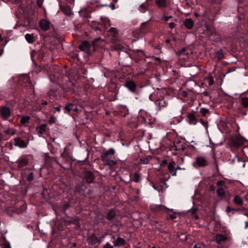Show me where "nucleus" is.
<instances>
[{
	"instance_id": "obj_41",
	"label": "nucleus",
	"mask_w": 248,
	"mask_h": 248,
	"mask_svg": "<svg viewBox=\"0 0 248 248\" xmlns=\"http://www.w3.org/2000/svg\"><path fill=\"white\" fill-rule=\"evenodd\" d=\"M104 248H113V247L108 243H107L104 246Z\"/></svg>"
},
{
	"instance_id": "obj_27",
	"label": "nucleus",
	"mask_w": 248,
	"mask_h": 248,
	"mask_svg": "<svg viewBox=\"0 0 248 248\" xmlns=\"http://www.w3.org/2000/svg\"><path fill=\"white\" fill-rule=\"evenodd\" d=\"M30 119V117L29 116H23L20 120V123L22 124H26Z\"/></svg>"
},
{
	"instance_id": "obj_29",
	"label": "nucleus",
	"mask_w": 248,
	"mask_h": 248,
	"mask_svg": "<svg viewBox=\"0 0 248 248\" xmlns=\"http://www.w3.org/2000/svg\"><path fill=\"white\" fill-rule=\"evenodd\" d=\"M4 132L8 135H14L16 133V131L13 129L8 128L4 130Z\"/></svg>"
},
{
	"instance_id": "obj_43",
	"label": "nucleus",
	"mask_w": 248,
	"mask_h": 248,
	"mask_svg": "<svg viewBox=\"0 0 248 248\" xmlns=\"http://www.w3.org/2000/svg\"><path fill=\"white\" fill-rule=\"evenodd\" d=\"M37 4L39 7H41L43 2V0H37Z\"/></svg>"
},
{
	"instance_id": "obj_56",
	"label": "nucleus",
	"mask_w": 248,
	"mask_h": 248,
	"mask_svg": "<svg viewBox=\"0 0 248 248\" xmlns=\"http://www.w3.org/2000/svg\"><path fill=\"white\" fill-rule=\"evenodd\" d=\"M42 104L44 105H46L47 104V102L46 101H44L42 102Z\"/></svg>"
},
{
	"instance_id": "obj_11",
	"label": "nucleus",
	"mask_w": 248,
	"mask_h": 248,
	"mask_svg": "<svg viewBox=\"0 0 248 248\" xmlns=\"http://www.w3.org/2000/svg\"><path fill=\"white\" fill-rule=\"evenodd\" d=\"M50 23L48 21L42 19L40 22V26L44 31H46L49 28Z\"/></svg>"
},
{
	"instance_id": "obj_36",
	"label": "nucleus",
	"mask_w": 248,
	"mask_h": 248,
	"mask_svg": "<svg viewBox=\"0 0 248 248\" xmlns=\"http://www.w3.org/2000/svg\"><path fill=\"white\" fill-rule=\"evenodd\" d=\"M33 174L32 172H31L28 175V177H27V180L29 181H31L33 180Z\"/></svg>"
},
{
	"instance_id": "obj_4",
	"label": "nucleus",
	"mask_w": 248,
	"mask_h": 248,
	"mask_svg": "<svg viewBox=\"0 0 248 248\" xmlns=\"http://www.w3.org/2000/svg\"><path fill=\"white\" fill-rule=\"evenodd\" d=\"M245 140L241 136H236L232 139V143L235 147L241 146L244 144Z\"/></svg>"
},
{
	"instance_id": "obj_64",
	"label": "nucleus",
	"mask_w": 248,
	"mask_h": 248,
	"mask_svg": "<svg viewBox=\"0 0 248 248\" xmlns=\"http://www.w3.org/2000/svg\"><path fill=\"white\" fill-rule=\"evenodd\" d=\"M230 72H231V70H230V69H229V70H228V71L227 72V73H230Z\"/></svg>"
},
{
	"instance_id": "obj_45",
	"label": "nucleus",
	"mask_w": 248,
	"mask_h": 248,
	"mask_svg": "<svg viewBox=\"0 0 248 248\" xmlns=\"http://www.w3.org/2000/svg\"><path fill=\"white\" fill-rule=\"evenodd\" d=\"M224 184V182L223 181H219L217 182V186H222Z\"/></svg>"
},
{
	"instance_id": "obj_14",
	"label": "nucleus",
	"mask_w": 248,
	"mask_h": 248,
	"mask_svg": "<svg viewBox=\"0 0 248 248\" xmlns=\"http://www.w3.org/2000/svg\"><path fill=\"white\" fill-rule=\"evenodd\" d=\"M67 88L65 89V91L71 92V93H75L74 88L76 86V84L69 81L67 83Z\"/></svg>"
},
{
	"instance_id": "obj_10",
	"label": "nucleus",
	"mask_w": 248,
	"mask_h": 248,
	"mask_svg": "<svg viewBox=\"0 0 248 248\" xmlns=\"http://www.w3.org/2000/svg\"><path fill=\"white\" fill-rule=\"evenodd\" d=\"M88 242L90 244L94 245L97 243H100L101 240H100L95 235L92 234L88 237Z\"/></svg>"
},
{
	"instance_id": "obj_31",
	"label": "nucleus",
	"mask_w": 248,
	"mask_h": 248,
	"mask_svg": "<svg viewBox=\"0 0 248 248\" xmlns=\"http://www.w3.org/2000/svg\"><path fill=\"white\" fill-rule=\"evenodd\" d=\"M155 103L159 106L160 108H161V107H164L166 105V102L164 99L158 100Z\"/></svg>"
},
{
	"instance_id": "obj_33",
	"label": "nucleus",
	"mask_w": 248,
	"mask_h": 248,
	"mask_svg": "<svg viewBox=\"0 0 248 248\" xmlns=\"http://www.w3.org/2000/svg\"><path fill=\"white\" fill-rule=\"evenodd\" d=\"M73 107V104L69 103V104L66 105V106L64 107V109L67 112H68L72 110Z\"/></svg>"
},
{
	"instance_id": "obj_2",
	"label": "nucleus",
	"mask_w": 248,
	"mask_h": 248,
	"mask_svg": "<svg viewBox=\"0 0 248 248\" xmlns=\"http://www.w3.org/2000/svg\"><path fill=\"white\" fill-rule=\"evenodd\" d=\"M1 117L4 120H7L11 116V110L9 107L2 106L0 110Z\"/></svg>"
},
{
	"instance_id": "obj_8",
	"label": "nucleus",
	"mask_w": 248,
	"mask_h": 248,
	"mask_svg": "<svg viewBox=\"0 0 248 248\" xmlns=\"http://www.w3.org/2000/svg\"><path fill=\"white\" fill-rule=\"evenodd\" d=\"M83 178L88 183H91L93 182V176L92 172L89 171H86L83 174Z\"/></svg>"
},
{
	"instance_id": "obj_21",
	"label": "nucleus",
	"mask_w": 248,
	"mask_h": 248,
	"mask_svg": "<svg viewBox=\"0 0 248 248\" xmlns=\"http://www.w3.org/2000/svg\"><path fill=\"white\" fill-rule=\"evenodd\" d=\"M46 124H42L41 125L36 127V131L40 134H43L46 131Z\"/></svg>"
},
{
	"instance_id": "obj_13",
	"label": "nucleus",
	"mask_w": 248,
	"mask_h": 248,
	"mask_svg": "<svg viewBox=\"0 0 248 248\" xmlns=\"http://www.w3.org/2000/svg\"><path fill=\"white\" fill-rule=\"evenodd\" d=\"M168 170L171 173L172 176H176V172L175 170V163L174 161H171L168 165Z\"/></svg>"
},
{
	"instance_id": "obj_63",
	"label": "nucleus",
	"mask_w": 248,
	"mask_h": 248,
	"mask_svg": "<svg viewBox=\"0 0 248 248\" xmlns=\"http://www.w3.org/2000/svg\"><path fill=\"white\" fill-rule=\"evenodd\" d=\"M2 37H1V35L0 34V41H2Z\"/></svg>"
},
{
	"instance_id": "obj_3",
	"label": "nucleus",
	"mask_w": 248,
	"mask_h": 248,
	"mask_svg": "<svg viewBox=\"0 0 248 248\" xmlns=\"http://www.w3.org/2000/svg\"><path fill=\"white\" fill-rule=\"evenodd\" d=\"M124 87L128 89L133 93H136L137 84L135 82L132 80H126L124 84Z\"/></svg>"
},
{
	"instance_id": "obj_60",
	"label": "nucleus",
	"mask_w": 248,
	"mask_h": 248,
	"mask_svg": "<svg viewBox=\"0 0 248 248\" xmlns=\"http://www.w3.org/2000/svg\"><path fill=\"white\" fill-rule=\"evenodd\" d=\"M244 215L245 216H247V217H248V213H245L244 214Z\"/></svg>"
},
{
	"instance_id": "obj_16",
	"label": "nucleus",
	"mask_w": 248,
	"mask_h": 248,
	"mask_svg": "<svg viewBox=\"0 0 248 248\" xmlns=\"http://www.w3.org/2000/svg\"><path fill=\"white\" fill-rule=\"evenodd\" d=\"M125 244V241L121 237H118L117 239L113 242L114 246L119 247L124 245Z\"/></svg>"
},
{
	"instance_id": "obj_55",
	"label": "nucleus",
	"mask_w": 248,
	"mask_h": 248,
	"mask_svg": "<svg viewBox=\"0 0 248 248\" xmlns=\"http://www.w3.org/2000/svg\"><path fill=\"white\" fill-rule=\"evenodd\" d=\"M201 122L202 124H203V125L206 124V123L205 122H204L203 121H202V120H201Z\"/></svg>"
},
{
	"instance_id": "obj_39",
	"label": "nucleus",
	"mask_w": 248,
	"mask_h": 248,
	"mask_svg": "<svg viewBox=\"0 0 248 248\" xmlns=\"http://www.w3.org/2000/svg\"><path fill=\"white\" fill-rule=\"evenodd\" d=\"M195 212H196V209H193L191 211V213H192V214L193 215V217L196 219H198V216L197 215H196L195 214Z\"/></svg>"
},
{
	"instance_id": "obj_24",
	"label": "nucleus",
	"mask_w": 248,
	"mask_h": 248,
	"mask_svg": "<svg viewBox=\"0 0 248 248\" xmlns=\"http://www.w3.org/2000/svg\"><path fill=\"white\" fill-rule=\"evenodd\" d=\"M215 57L219 60H221L224 57V53L222 49H220L215 53Z\"/></svg>"
},
{
	"instance_id": "obj_32",
	"label": "nucleus",
	"mask_w": 248,
	"mask_h": 248,
	"mask_svg": "<svg viewBox=\"0 0 248 248\" xmlns=\"http://www.w3.org/2000/svg\"><path fill=\"white\" fill-rule=\"evenodd\" d=\"M200 113L202 114V115L204 117L206 116V114H209L210 111L208 109L206 108H202L200 109Z\"/></svg>"
},
{
	"instance_id": "obj_47",
	"label": "nucleus",
	"mask_w": 248,
	"mask_h": 248,
	"mask_svg": "<svg viewBox=\"0 0 248 248\" xmlns=\"http://www.w3.org/2000/svg\"><path fill=\"white\" fill-rule=\"evenodd\" d=\"M72 110L74 111H78V108L77 107L73 104V107L72 108Z\"/></svg>"
},
{
	"instance_id": "obj_48",
	"label": "nucleus",
	"mask_w": 248,
	"mask_h": 248,
	"mask_svg": "<svg viewBox=\"0 0 248 248\" xmlns=\"http://www.w3.org/2000/svg\"><path fill=\"white\" fill-rule=\"evenodd\" d=\"M172 17L171 16H165L164 17V20L165 21H168L170 18H171Z\"/></svg>"
},
{
	"instance_id": "obj_37",
	"label": "nucleus",
	"mask_w": 248,
	"mask_h": 248,
	"mask_svg": "<svg viewBox=\"0 0 248 248\" xmlns=\"http://www.w3.org/2000/svg\"><path fill=\"white\" fill-rule=\"evenodd\" d=\"M156 209L160 211H165L167 208L162 205H159L156 207Z\"/></svg>"
},
{
	"instance_id": "obj_61",
	"label": "nucleus",
	"mask_w": 248,
	"mask_h": 248,
	"mask_svg": "<svg viewBox=\"0 0 248 248\" xmlns=\"http://www.w3.org/2000/svg\"><path fill=\"white\" fill-rule=\"evenodd\" d=\"M170 40H169V39H167V40H166V42L167 43H170Z\"/></svg>"
},
{
	"instance_id": "obj_53",
	"label": "nucleus",
	"mask_w": 248,
	"mask_h": 248,
	"mask_svg": "<svg viewBox=\"0 0 248 248\" xmlns=\"http://www.w3.org/2000/svg\"><path fill=\"white\" fill-rule=\"evenodd\" d=\"M55 109L58 111V112H60L61 110V107H57L55 108Z\"/></svg>"
},
{
	"instance_id": "obj_52",
	"label": "nucleus",
	"mask_w": 248,
	"mask_h": 248,
	"mask_svg": "<svg viewBox=\"0 0 248 248\" xmlns=\"http://www.w3.org/2000/svg\"><path fill=\"white\" fill-rule=\"evenodd\" d=\"M201 248V247L198 244H195L194 246V248Z\"/></svg>"
},
{
	"instance_id": "obj_34",
	"label": "nucleus",
	"mask_w": 248,
	"mask_h": 248,
	"mask_svg": "<svg viewBox=\"0 0 248 248\" xmlns=\"http://www.w3.org/2000/svg\"><path fill=\"white\" fill-rule=\"evenodd\" d=\"M217 195L219 196H221V197L223 196L225 194L224 190L223 189V188L222 187L218 188L217 190Z\"/></svg>"
},
{
	"instance_id": "obj_38",
	"label": "nucleus",
	"mask_w": 248,
	"mask_h": 248,
	"mask_svg": "<svg viewBox=\"0 0 248 248\" xmlns=\"http://www.w3.org/2000/svg\"><path fill=\"white\" fill-rule=\"evenodd\" d=\"M175 150L178 151H184L185 150V147L182 145L181 147L177 148V146H175Z\"/></svg>"
},
{
	"instance_id": "obj_28",
	"label": "nucleus",
	"mask_w": 248,
	"mask_h": 248,
	"mask_svg": "<svg viewBox=\"0 0 248 248\" xmlns=\"http://www.w3.org/2000/svg\"><path fill=\"white\" fill-rule=\"evenodd\" d=\"M132 180L135 182H139L140 181V175L139 173L136 172L134 173Z\"/></svg>"
},
{
	"instance_id": "obj_22",
	"label": "nucleus",
	"mask_w": 248,
	"mask_h": 248,
	"mask_svg": "<svg viewBox=\"0 0 248 248\" xmlns=\"http://www.w3.org/2000/svg\"><path fill=\"white\" fill-rule=\"evenodd\" d=\"M25 38L27 42L29 43H32L34 42V37L32 34H26L25 35Z\"/></svg>"
},
{
	"instance_id": "obj_20",
	"label": "nucleus",
	"mask_w": 248,
	"mask_h": 248,
	"mask_svg": "<svg viewBox=\"0 0 248 248\" xmlns=\"http://www.w3.org/2000/svg\"><path fill=\"white\" fill-rule=\"evenodd\" d=\"M216 240L217 243H220L222 242L225 241L227 237L221 234H218L216 236Z\"/></svg>"
},
{
	"instance_id": "obj_23",
	"label": "nucleus",
	"mask_w": 248,
	"mask_h": 248,
	"mask_svg": "<svg viewBox=\"0 0 248 248\" xmlns=\"http://www.w3.org/2000/svg\"><path fill=\"white\" fill-rule=\"evenodd\" d=\"M234 202L238 205H242L243 204V202L242 198L239 196H235L233 199Z\"/></svg>"
},
{
	"instance_id": "obj_17",
	"label": "nucleus",
	"mask_w": 248,
	"mask_h": 248,
	"mask_svg": "<svg viewBox=\"0 0 248 248\" xmlns=\"http://www.w3.org/2000/svg\"><path fill=\"white\" fill-rule=\"evenodd\" d=\"M155 2L159 8H165L168 5L167 0H155Z\"/></svg>"
},
{
	"instance_id": "obj_51",
	"label": "nucleus",
	"mask_w": 248,
	"mask_h": 248,
	"mask_svg": "<svg viewBox=\"0 0 248 248\" xmlns=\"http://www.w3.org/2000/svg\"><path fill=\"white\" fill-rule=\"evenodd\" d=\"M110 7H111L112 9V10H114L115 9V5L114 4H111L110 5Z\"/></svg>"
},
{
	"instance_id": "obj_26",
	"label": "nucleus",
	"mask_w": 248,
	"mask_h": 248,
	"mask_svg": "<svg viewBox=\"0 0 248 248\" xmlns=\"http://www.w3.org/2000/svg\"><path fill=\"white\" fill-rule=\"evenodd\" d=\"M111 35H112L113 37L115 38L118 36V31L117 29L115 28H111L109 30Z\"/></svg>"
},
{
	"instance_id": "obj_49",
	"label": "nucleus",
	"mask_w": 248,
	"mask_h": 248,
	"mask_svg": "<svg viewBox=\"0 0 248 248\" xmlns=\"http://www.w3.org/2000/svg\"><path fill=\"white\" fill-rule=\"evenodd\" d=\"M184 169H185L184 168L182 169L179 166L175 167L176 172H177V170H184Z\"/></svg>"
},
{
	"instance_id": "obj_57",
	"label": "nucleus",
	"mask_w": 248,
	"mask_h": 248,
	"mask_svg": "<svg viewBox=\"0 0 248 248\" xmlns=\"http://www.w3.org/2000/svg\"><path fill=\"white\" fill-rule=\"evenodd\" d=\"M69 205H68V204H65V205H64L65 209H66L68 208H69Z\"/></svg>"
},
{
	"instance_id": "obj_62",
	"label": "nucleus",
	"mask_w": 248,
	"mask_h": 248,
	"mask_svg": "<svg viewBox=\"0 0 248 248\" xmlns=\"http://www.w3.org/2000/svg\"><path fill=\"white\" fill-rule=\"evenodd\" d=\"M2 140V136L1 135V134H0V141L1 140Z\"/></svg>"
},
{
	"instance_id": "obj_12",
	"label": "nucleus",
	"mask_w": 248,
	"mask_h": 248,
	"mask_svg": "<svg viewBox=\"0 0 248 248\" xmlns=\"http://www.w3.org/2000/svg\"><path fill=\"white\" fill-rule=\"evenodd\" d=\"M91 47L90 43L87 41H83L80 45L79 46V48L81 51H88L90 49Z\"/></svg>"
},
{
	"instance_id": "obj_42",
	"label": "nucleus",
	"mask_w": 248,
	"mask_h": 248,
	"mask_svg": "<svg viewBox=\"0 0 248 248\" xmlns=\"http://www.w3.org/2000/svg\"><path fill=\"white\" fill-rule=\"evenodd\" d=\"M226 212H227V213H229V212H230L231 211H234V210H235V209H234V208H233V209L231 208L230 206H227V207H226Z\"/></svg>"
},
{
	"instance_id": "obj_50",
	"label": "nucleus",
	"mask_w": 248,
	"mask_h": 248,
	"mask_svg": "<svg viewBox=\"0 0 248 248\" xmlns=\"http://www.w3.org/2000/svg\"><path fill=\"white\" fill-rule=\"evenodd\" d=\"M245 229H247L248 228V220L247 221L245 222Z\"/></svg>"
},
{
	"instance_id": "obj_15",
	"label": "nucleus",
	"mask_w": 248,
	"mask_h": 248,
	"mask_svg": "<svg viewBox=\"0 0 248 248\" xmlns=\"http://www.w3.org/2000/svg\"><path fill=\"white\" fill-rule=\"evenodd\" d=\"M184 24L186 28L191 29L193 27L194 21L191 18H187L184 21Z\"/></svg>"
},
{
	"instance_id": "obj_30",
	"label": "nucleus",
	"mask_w": 248,
	"mask_h": 248,
	"mask_svg": "<svg viewBox=\"0 0 248 248\" xmlns=\"http://www.w3.org/2000/svg\"><path fill=\"white\" fill-rule=\"evenodd\" d=\"M205 80L208 83V85H210V86H211V85H213L214 82H215L214 80V78L212 76H210L209 77H207L205 79Z\"/></svg>"
},
{
	"instance_id": "obj_25",
	"label": "nucleus",
	"mask_w": 248,
	"mask_h": 248,
	"mask_svg": "<svg viewBox=\"0 0 248 248\" xmlns=\"http://www.w3.org/2000/svg\"><path fill=\"white\" fill-rule=\"evenodd\" d=\"M187 48L185 47L182 48L180 51H178L177 52V55L180 56L182 55H187L188 54V53L186 52Z\"/></svg>"
},
{
	"instance_id": "obj_35",
	"label": "nucleus",
	"mask_w": 248,
	"mask_h": 248,
	"mask_svg": "<svg viewBox=\"0 0 248 248\" xmlns=\"http://www.w3.org/2000/svg\"><path fill=\"white\" fill-rule=\"evenodd\" d=\"M241 103L245 107H248V98L243 97L241 99Z\"/></svg>"
},
{
	"instance_id": "obj_59",
	"label": "nucleus",
	"mask_w": 248,
	"mask_h": 248,
	"mask_svg": "<svg viewBox=\"0 0 248 248\" xmlns=\"http://www.w3.org/2000/svg\"><path fill=\"white\" fill-rule=\"evenodd\" d=\"M195 16L196 17H198L199 16V14H198L197 13H195Z\"/></svg>"
},
{
	"instance_id": "obj_58",
	"label": "nucleus",
	"mask_w": 248,
	"mask_h": 248,
	"mask_svg": "<svg viewBox=\"0 0 248 248\" xmlns=\"http://www.w3.org/2000/svg\"><path fill=\"white\" fill-rule=\"evenodd\" d=\"M99 39H100V38H98V39H95L94 41V42H93V44L94 43V42H95L97 41H98V40H99Z\"/></svg>"
},
{
	"instance_id": "obj_5",
	"label": "nucleus",
	"mask_w": 248,
	"mask_h": 248,
	"mask_svg": "<svg viewBox=\"0 0 248 248\" xmlns=\"http://www.w3.org/2000/svg\"><path fill=\"white\" fill-rule=\"evenodd\" d=\"M17 163L18 164V167L22 168L28 165L29 163V160L27 158L25 155H23L18 159L17 161Z\"/></svg>"
},
{
	"instance_id": "obj_46",
	"label": "nucleus",
	"mask_w": 248,
	"mask_h": 248,
	"mask_svg": "<svg viewBox=\"0 0 248 248\" xmlns=\"http://www.w3.org/2000/svg\"><path fill=\"white\" fill-rule=\"evenodd\" d=\"M176 218V215L175 214H171L170 215V218L171 219H174Z\"/></svg>"
},
{
	"instance_id": "obj_18",
	"label": "nucleus",
	"mask_w": 248,
	"mask_h": 248,
	"mask_svg": "<svg viewBox=\"0 0 248 248\" xmlns=\"http://www.w3.org/2000/svg\"><path fill=\"white\" fill-rule=\"evenodd\" d=\"M116 213L114 210L111 209L107 214L106 218L109 220H111L116 216Z\"/></svg>"
},
{
	"instance_id": "obj_54",
	"label": "nucleus",
	"mask_w": 248,
	"mask_h": 248,
	"mask_svg": "<svg viewBox=\"0 0 248 248\" xmlns=\"http://www.w3.org/2000/svg\"><path fill=\"white\" fill-rule=\"evenodd\" d=\"M140 7H141V8L144 9H146V7H145V5L143 4H141L140 5Z\"/></svg>"
},
{
	"instance_id": "obj_9",
	"label": "nucleus",
	"mask_w": 248,
	"mask_h": 248,
	"mask_svg": "<svg viewBox=\"0 0 248 248\" xmlns=\"http://www.w3.org/2000/svg\"><path fill=\"white\" fill-rule=\"evenodd\" d=\"M187 121L190 124H196L198 122V120L195 114L193 113H189L187 116Z\"/></svg>"
},
{
	"instance_id": "obj_1",
	"label": "nucleus",
	"mask_w": 248,
	"mask_h": 248,
	"mask_svg": "<svg viewBox=\"0 0 248 248\" xmlns=\"http://www.w3.org/2000/svg\"><path fill=\"white\" fill-rule=\"evenodd\" d=\"M115 153V150L113 148L104 151L102 153L101 157L104 165L108 166L111 168L116 164V161L112 159Z\"/></svg>"
},
{
	"instance_id": "obj_40",
	"label": "nucleus",
	"mask_w": 248,
	"mask_h": 248,
	"mask_svg": "<svg viewBox=\"0 0 248 248\" xmlns=\"http://www.w3.org/2000/svg\"><path fill=\"white\" fill-rule=\"evenodd\" d=\"M148 159L147 158L141 159L140 162L143 164H148Z\"/></svg>"
},
{
	"instance_id": "obj_7",
	"label": "nucleus",
	"mask_w": 248,
	"mask_h": 248,
	"mask_svg": "<svg viewBox=\"0 0 248 248\" xmlns=\"http://www.w3.org/2000/svg\"><path fill=\"white\" fill-rule=\"evenodd\" d=\"M14 144L16 146H18L21 148H24L27 147L28 143H26L24 140L20 138H16L14 139Z\"/></svg>"
},
{
	"instance_id": "obj_6",
	"label": "nucleus",
	"mask_w": 248,
	"mask_h": 248,
	"mask_svg": "<svg viewBox=\"0 0 248 248\" xmlns=\"http://www.w3.org/2000/svg\"><path fill=\"white\" fill-rule=\"evenodd\" d=\"M196 163L199 167H203L207 165V161L204 157L199 156L196 158Z\"/></svg>"
},
{
	"instance_id": "obj_44",
	"label": "nucleus",
	"mask_w": 248,
	"mask_h": 248,
	"mask_svg": "<svg viewBox=\"0 0 248 248\" xmlns=\"http://www.w3.org/2000/svg\"><path fill=\"white\" fill-rule=\"evenodd\" d=\"M175 24L174 22L169 23V27L170 29H173L175 27Z\"/></svg>"
},
{
	"instance_id": "obj_19",
	"label": "nucleus",
	"mask_w": 248,
	"mask_h": 248,
	"mask_svg": "<svg viewBox=\"0 0 248 248\" xmlns=\"http://www.w3.org/2000/svg\"><path fill=\"white\" fill-rule=\"evenodd\" d=\"M62 12L66 16H70L71 15V9L68 6H62L61 8Z\"/></svg>"
}]
</instances>
